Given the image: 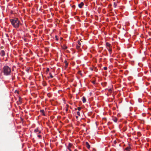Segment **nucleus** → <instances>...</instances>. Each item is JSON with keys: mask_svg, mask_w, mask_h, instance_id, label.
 <instances>
[{"mask_svg": "<svg viewBox=\"0 0 151 151\" xmlns=\"http://www.w3.org/2000/svg\"><path fill=\"white\" fill-rule=\"evenodd\" d=\"M10 20L14 27L16 28H18L20 22L17 18H15L13 19H10Z\"/></svg>", "mask_w": 151, "mask_h": 151, "instance_id": "nucleus-1", "label": "nucleus"}, {"mask_svg": "<svg viewBox=\"0 0 151 151\" xmlns=\"http://www.w3.org/2000/svg\"><path fill=\"white\" fill-rule=\"evenodd\" d=\"M10 68L7 66H5L3 69V72L5 75L7 76L10 75L11 73Z\"/></svg>", "mask_w": 151, "mask_h": 151, "instance_id": "nucleus-2", "label": "nucleus"}, {"mask_svg": "<svg viewBox=\"0 0 151 151\" xmlns=\"http://www.w3.org/2000/svg\"><path fill=\"white\" fill-rule=\"evenodd\" d=\"M34 132L35 133H37V134H40L41 133V131L38 128H37L35 129Z\"/></svg>", "mask_w": 151, "mask_h": 151, "instance_id": "nucleus-3", "label": "nucleus"}, {"mask_svg": "<svg viewBox=\"0 0 151 151\" xmlns=\"http://www.w3.org/2000/svg\"><path fill=\"white\" fill-rule=\"evenodd\" d=\"M81 43L80 41L78 40V44L76 45V48L77 49H79L80 47Z\"/></svg>", "mask_w": 151, "mask_h": 151, "instance_id": "nucleus-4", "label": "nucleus"}, {"mask_svg": "<svg viewBox=\"0 0 151 151\" xmlns=\"http://www.w3.org/2000/svg\"><path fill=\"white\" fill-rule=\"evenodd\" d=\"M72 145H73L72 144L70 143H69L68 145V147L67 148H68V149L69 150V151H71L70 148L71 147Z\"/></svg>", "mask_w": 151, "mask_h": 151, "instance_id": "nucleus-5", "label": "nucleus"}, {"mask_svg": "<svg viewBox=\"0 0 151 151\" xmlns=\"http://www.w3.org/2000/svg\"><path fill=\"white\" fill-rule=\"evenodd\" d=\"M86 147L88 149H89L90 147V146L88 143L86 142Z\"/></svg>", "mask_w": 151, "mask_h": 151, "instance_id": "nucleus-6", "label": "nucleus"}, {"mask_svg": "<svg viewBox=\"0 0 151 151\" xmlns=\"http://www.w3.org/2000/svg\"><path fill=\"white\" fill-rule=\"evenodd\" d=\"M0 54L2 56H3L5 55V53L4 51V50H1V52H0Z\"/></svg>", "mask_w": 151, "mask_h": 151, "instance_id": "nucleus-7", "label": "nucleus"}, {"mask_svg": "<svg viewBox=\"0 0 151 151\" xmlns=\"http://www.w3.org/2000/svg\"><path fill=\"white\" fill-rule=\"evenodd\" d=\"M83 5L84 4L82 2H81L80 4L78 5L79 7L80 8H81L82 7V6H83Z\"/></svg>", "mask_w": 151, "mask_h": 151, "instance_id": "nucleus-8", "label": "nucleus"}, {"mask_svg": "<svg viewBox=\"0 0 151 151\" xmlns=\"http://www.w3.org/2000/svg\"><path fill=\"white\" fill-rule=\"evenodd\" d=\"M106 47H108V48H110L111 45L109 43L107 42L106 43Z\"/></svg>", "mask_w": 151, "mask_h": 151, "instance_id": "nucleus-9", "label": "nucleus"}, {"mask_svg": "<svg viewBox=\"0 0 151 151\" xmlns=\"http://www.w3.org/2000/svg\"><path fill=\"white\" fill-rule=\"evenodd\" d=\"M112 120L115 122H116L117 121V119L116 117L113 118Z\"/></svg>", "mask_w": 151, "mask_h": 151, "instance_id": "nucleus-10", "label": "nucleus"}, {"mask_svg": "<svg viewBox=\"0 0 151 151\" xmlns=\"http://www.w3.org/2000/svg\"><path fill=\"white\" fill-rule=\"evenodd\" d=\"M82 101L83 103H85L86 101V98L84 96H83L82 98Z\"/></svg>", "mask_w": 151, "mask_h": 151, "instance_id": "nucleus-11", "label": "nucleus"}, {"mask_svg": "<svg viewBox=\"0 0 151 151\" xmlns=\"http://www.w3.org/2000/svg\"><path fill=\"white\" fill-rule=\"evenodd\" d=\"M110 53V54H111V52H112V49H111V48H107Z\"/></svg>", "mask_w": 151, "mask_h": 151, "instance_id": "nucleus-12", "label": "nucleus"}, {"mask_svg": "<svg viewBox=\"0 0 151 151\" xmlns=\"http://www.w3.org/2000/svg\"><path fill=\"white\" fill-rule=\"evenodd\" d=\"M64 63H65V67H67L68 66V64L67 62V61L66 60H65L64 61Z\"/></svg>", "mask_w": 151, "mask_h": 151, "instance_id": "nucleus-13", "label": "nucleus"}, {"mask_svg": "<svg viewBox=\"0 0 151 151\" xmlns=\"http://www.w3.org/2000/svg\"><path fill=\"white\" fill-rule=\"evenodd\" d=\"M130 149V148L129 147H127L125 149L127 151H129Z\"/></svg>", "mask_w": 151, "mask_h": 151, "instance_id": "nucleus-14", "label": "nucleus"}, {"mask_svg": "<svg viewBox=\"0 0 151 151\" xmlns=\"http://www.w3.org/2000/svg\"><path fill=\"white\" fill-rule=\"evenodd\" d=\"M117 4L116 2H114V7L116 8V6Z\"/></svg>", "mask_w": 151, "mask_h": 151, "instance_id": "nucleus-15", "label": "nucleus"}, {"mask_svg": "<svg viewBox=\"0 0 151 151\" xmlns=\"http://www.w3.org/2000/svg\"><path fill=\"white\" fill-rule=\"evenodd\" d=\"M77 109L78 111H80L81 109V107H78Z\"/></svg>", "mask_w": 151, "mask_h": 151, "instance_id": "nucleus-16", "label": "nucleus"}, {"mask_svg": "<svg viewBox=\"0 0 151 151\" xmlns=\"http://www.w3.org/2000/svg\"><path fill=\"white\" fill-rule=\"evenodd\" d=\"M49 71V69L48 68H47V69L46 72L48 73Z\"/></svg>", "mask_w": 151, "mask_h": 151, "instance_id": "nucleus-17", "label": "nucleus"}, {"mask_svg": "<svg viewBox=\"0 0 151 151\" xmlns=\"http://www.w3.org/2000/svg\"><path fill=\"white\" fill-rule=\"evenodd\" d=\"M77 114L79 116H80V112L79 111H78L77 112Z\"/></svg>", "mask_w": 151, "mask_h": 151, "instance_id": "nucleus-18", "label": "nucleus"}, {"mask_svg": "<svg viewBox=\"0 0 151 151\" xmlns=\"http://www.w3.org/2000/svg\"><path fill=\"white\" fill-rule=\"evenodd\" d=\"M37 137L39 138H41V136L40 135H38Z\"/></svg>", "mask_w": 151, "mask_h": 151, "instance_id": "nucleus-19", "label": "nucleus"}, {"mask_svg": "<svg viewBox=\"0 0 151 151\" xmlns=\"http://www.w3.org/2000/svg\"><path fill=\"white\" fill-rule=\"evenodd\" d=\"M50 77L52 78L53 77V76H52V75L50 73Z\"/></svg>", "mask_w": 151, "mask_h": 151, "instance_id": "nucleus-20", "label": "nucleus"}, {"mask_svg": "<svg viewBox=\"0 0 151 151\" xmlns=\"http://www.w3.org/2000/svg\"><path fill=\"white\" fill-rule=\"evenodd\" d=\"M104 69L105 70H106L107 69V68L106 67H104Z\"/></svg>", "mask_w": 151, "mask_h": 151, "instance_id": "nucleus-21", "label": "nucleus"}, {"mask_svg": "<svg viewBox=\"0 0 151 151\" xmlns=\"http://www.w3.org/2000/svg\"><path fill=\"white\" fill-rule=\"evenodd\" d=\"M40 111L43 113H44V111L43 110H41Z\"/></svg>", "mask_w": 151, "mask_h": 151, "instance_id": "nucleus-22", "label": "nucleus"}, {"mask_svg": "<svg viewBox=\"0 0 151 151\" xmlns=\"http://www.w3.org/2000/svg\"><path fill=\"white\" fill-rule=\"evenodd\" d=\"M114 144H116V140H115L114 141Z\"/></svg>", "mask_w": 151, "mask_h": 151, "instance_id": "nucleus-23", "label": "nucleus"}, {"mask_svg": "<svg viewBox=\"0 0 151 151\" xmlns=\"http://www.w3.org/2000/svg\"><path fill=\"white\" fill-rule=\"evenodd\" d=\"M74 151H78L77 150H76V149H75V150H74Z\"/></svg>", "mask_w": 151, "mask_h": 151, "instance_id": "nucleus-24", "label": "nucleus"}, {"mask_svg": "<svg viewBox=\"0 0 151 151\" xmlns=\"http://www.w3.org/2000/svg\"><path fill=\"white\" fill-rule=\"evenodd\" d=\"M76 118L77 119V118H78V116H76Z\"/></svg>", "mask_w": 151, "mask_h": 151, "instance_id": "nucleus-25", "label": "nucleus"}]
</instances>
